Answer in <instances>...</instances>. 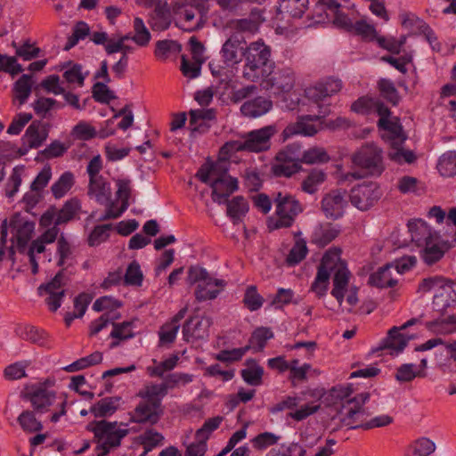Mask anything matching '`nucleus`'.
I'll use <instances>...</instances> for the list:
<instances>
[{
	"instance_id": "nucleus-58",
	"label": "nucleus",
	"mask_w": 456,
	"mask_h": 456,
	"mask_svg": "<svg viewBox=\"0 0 456 456\" xmlns=\"http://www.w3.org/2000/svg\"><path fill=\"white\" fill-rule=\"evenodd\" d=\"M250 349V346H245L242 347L232 348V349H224L221 350L219 353L216 354V359L222 362H234L240 361L243 356L247 354V352Z\"/></svg>"
},
{
	"instance_id": "nucleus-3",
	"label": "nucleus",
	"mask_w": 456,
	"mask_h": 456,
	"mask_svg": "<svg viewBox=\"0 0 456 456\" xmlns=\"http://www.w3.org/2000/svg\"><path fill=\"white\" fill-rule=\"evenodd\" d=\"M197 177L212 189V200L221 205L238 190V180L229 175L224 164L211 162L203 165L197 172Z\"/></svg>"
},
{
	"instance_id": "nucleus-49",
	"label": "nucleus",
	"mask_w": 456,
	"mask_h": 456,
	"mask_svg": "<svg viewBox=\"0 0 456 456\" xmlns=\"http://www.w3.org/2000/svg\"><path fill=\"white\" fill-rule=\"evenodd\" d=\"M307 253L308 248L306 246V241L304 239H299L296 240L290 248L286 257V263L289 266H295L306 257Z\"/></svg>"
},
{
	"instance_id": "nucleus-14",
	"label": "nucleus",
	"mask_w": 456,
	"mask_h": 456,
	"mask_svg": "<svg viewBox=\"0 0 456 456\" xmlns=\"http://www.w3.org/2000/svg\"><path fill=\"white\" fill-rule=\"evenodd\" d=\"M334 257L338 261V256L332 252H325L322 257L317 269V273L311 285V290L318 297H322L327 294L329 289V281L334 267Z\"/></svg>"
},
{
	"instance_id": "nucleus-13",
	"label": "nucleus",
	"mask_w": 456,
	"mask_h": 456,
	"mask_svg": "<svg viewBox=\"0 0 456 456\" xmlns=\"http://www.w3.org/2000/svg\"><path fill=\"white\" fill-rule=\"evenodd\" d=\"M117 187L116 197L121 201V205L119 208H117L116 202L110 199L108 208H106L104 214L100 217L101 221L118 218L129 207L131 181L129 179H118L117 181Z\"/></svg>"
},
{
	"instance_id": "nucleus-54",
	"label": "nucleus",
	"mask_w": 456,
	"mask_h": 456,
	"mask_svg": "<svg viewBox=\"0 0 456 456\" xmlns=\"http://www.w3.org/2000/svg\"><path fill=\"white\" fill-rule=\"evenodd\" d=\"M427 328L434 332L450 333L456 330V314H452L442 320H436L427 323Z\"/></svg>"
},
{
	"instance_id": "nucleus-2",
	"label": "nucleus",
	"mask_w": 456,
	"mask_h": 456,
	"mask_svg": "<svg viewBox=\"0 0 456 456\" xmlns=\"http://www.w3.org/2000/svg\"><path fill=\"white\" fill-rule=\"evenodd\" d=\"M271 56V47L263 39L251 42L242 52L244 58L242 77L248 81L258 82L270 76L275 68Z\"/></svg>"
},
{
	"instance_id": "nucleus-29",
	"label": "nucleus",
	"mask_w": 456,
	"mask_h": 456,
	"mask_svg": "<svg viewBox=\"0 0 456 456\" xmlns=\"http://www.w3.org/2000/svg\"><path fill=\"white\" fill-rule=\"evenodd\" d=\"M241 45L242 42L233 37H229L224 42L220 53L226 65L232 66L240 62L242 52L244 51Z\"/></svg>"
},
{
	"instance_id": "nucleus-30",
	"label": "nucleus",
	"mask_w": 456,
	"mask_h": 456,
	"mask_svg": "<svg viewBox=\"0 0 456 456\" xmlns=\"http://www.w3.org/2000/svg\"><path fill=\"white\" fill-rule=\"evenodd\" d=\"M321 4L328 6L330 14L333 16V23L336 27L348 32L353 31L354 23L352 20L346 13L341 12V4L337 0H322ZM318 8H322V5H319Z\"/></svg>"
},
{
	"instance_id": "nucleus-42",
	"label": "nucleus",
	"mask_w": 456,
	"mask_h": 456,
	"mask_svg": "<svg viewBox=\"0 0 456 456\" xmlns=\"http://www.w3.org/2000/svg\"><path fill=\"white\" fill-rule=\"evenodd\" d=\"M403 144H395L391 146L388 152V158L391 161L398 164H413L417 160L416 153L411 150L404 149Z\"/></svg>"
},
{
	"instance_id": "nucleus-40",
	"label": "nucleus",
	"mask_w": 456,
	"mask_h": 456,
	"mask_svg": "<svg viewBox=\"0 0 456 456\" xmlns=\"http://www.w3.org/2000/svg\"><path fill=\"white\" fill-rule=\"evenodd\" d=\"M32 86V76L28 74H23L13 84V94L20 105L24 104L31 94Z\"/></svg>"
},
{
	"instance_id": "nucleus-26",
	"label": "nucleus",
	"mask_w": 456,
	"mask_h": 456,
	"mask_svg": "<svg viewBox=\"0 0 456 456\" xmlns=\"http://www.w3.org/2000/svg\"><path fill=\"white\" fill-rule=\"evenodd\" d=\"M87 194L100 205L108 208L111 196L110 184L103 176L89 179Z\"/></svg>"
},
{
	"instance_id": "nucleus-60",
	"label": "nucleus",
	"mask_w": 456,
	"mask_h": 456,
	"mask_svg": "<svg viewBox=\"0 0 456 456\" xmlns=\"http://www.w3.org/2000/svg\"><path fill=\"white\" fill-rule=\"evenodd\" d=\"M112 229V224H105L96 225L88 236V244L91 247H95L106 241L110 237V231Z\"/></svg>"
},
{
	"instance_id": "nucleus-47",
	"label": "nucleus",
	"mask_w": 456,
	"mask_h": 456,
	"mask_svg": "<svg viewBox=\"0 0 456 456\" xmlns=\"http://www.w3.org/2000/svg\"><path fill=\"white\" fill-rule=\"evenodd\" d=\"M438 172L442 176L452 177L456 175V151L444 153L437 163Z\"/></svg>"
},
{
	"instance_id": "nucleus-41",
	"label": "nucleus",
	"mask_w": 456,
	"mask_h": 456,
	"mask_svg": "<svg viewBox=\"0 0 456 456\" xmlns=\"http://www.w3.org/2000/svg\"><path fill=\"white\" fill-rule=\"evenodd\" d=\"M274 337L273 331L269 327H257L254 330L249 338L250 348L252 347L256 352H261L266 346L268 340Z\"/></svg>"
},
{
	"instance_id": "nucleus-19",
	"label": "nucleus",
	"mask_w": 456,
	"mask_h": 456,
	"mask_svg": "<svg viewBox=\"0 0 456 456\" xmlns=\"http://www.w3.org/2000/svg\"><path fill=\"white\" fill-rule=\"evenodd\" d=\"M351 110L358 114L369 115L375 113L379 119H390V109L379 99L362 96L353 102Z\"/></svg>"
},
{
	"instance_id": "nucleus-35",
	"label": "nucleus",
	"mask_w": 456,
	"mask_h": 456,
	"mask_svg": "<svg viewBox=\"0 0 456 456\" xmlns=\"http://www.w3.org/2000/svg\"><path fill=\"white\" fill-rule=\"evenodd\" d=\"M81 208L78 199L71 198L68 200L62 208L55 215L53 223L55 225H61L72 220Z\"/></svg>"
},
{
	"instance_id": "nucleus-24",
	"label": "nucleus",
	"mask_w": 456,
	"mask_h": 456,
	"mask_svg": "<svg viewBox=\"0 0 456 456\" xmlns=\"http://www.w3.org/2000/svg\"><path fill=\"white\" fill-rule=\"evenodd\" d=\"M273 102L269 98L256 96L244 102L241 104L240 110L243 117L256 118L268 113L273 109Z\"/></svg>"
},
{
	"instance_id": "nucleus-27",
	"label": "nucleus",
	"mask_w": 456,
	"mask_h": 456,
	"mask_svg": "<svg viewBox=\"0 0 456 456\" xmlns=\"http://www.w3.org/2000/svg\"><path fill=\"white\" fill-rule=\"evenodd\" d=\"M10 227L12 233L11 242H16L20 249L25 248L34 232V223L29 221H11Z\"/></svg>"
},
{
	"instance_id": "nucleus-61",
	"label": "nucleus",
	"mask_w": 456,
	"mask_h": 456,
	"mask_svg": "<svg viewBox=\"0 0 456 456\" xmlns=\"http://www.w3.org/2000/svg\"><path fill=\"white\" fill-rule=\"evenodd\" d=\"M70 134L74 139L81 141H89L96 137L95 128L86 121H79Z\"/></svg>"
},
{
	"instance_id": "nucleus-53",
	"label": "nucleus",
	"mask_w": 456,
	"mask_h": 456,
	"mask_svg": "<svg viewBox=\"0 0 456 456\" xmlns=\"http://www.w3.org/2000/svg\"><path fill=\"white\" fill-rule=\"evenodd\" d=\"M18 422L25 432L33 433L43 429L41 421L36 418L33 411H22L18 417Z\"/></svg>"
},
{
	"instance_id": "nucleus-32",
	"label": "nucleus",
	"mask_w": 456,
	"mask_h": 456,
	"mask_svg": "<svg viewBox=\"0 0 456 456\" xmlns=\"http://www.w3.org/2000/svg\"><path fill=\"white\" fill-rule=\"evenodd\" d=\"M47 136V131L42 127L40 123L32 122L25 131L21 140L22 143L28 145V148L37 149L44 143Z\"/></svg>"
},
{
	"instance_id": "nucleus-63",
	"label": "nucleus",
	"mask_w": 456,
	"mask_h": 456,
	"mask_svg": "<svg viewBox=\"0 0 456 456\" xmlns=\"http://www.w3.org/2000/svg\"><path fill=\"white\" fill-rule=\"evenodd\" d=\"M168 390V385L166 382L151 383L147 385L143 391L140 392L142 399H159L164 397Z\"/></svg>"
},
{
	"instance_id": "nucleus-10",
	"label": "nucleus",
	"mask_w": 456,
	"mask_h": 456,
	"mask_svg": "<svg viewBox=\"0 0 456 456\" xmlns=\"http://www.w3.org/2000/svg\"><path fill=\"white\" fill-rule=\"evenodd\" d=\"M326 252H332L338 256V261L334 259V267L332 268L334 276L333 288L330 294L339 305H342L349 284L351 273L346 262L341 259V249L339 248H330Z\"/></svg>"
},
{
	"instance_id": "nucleus-28",
	"label": "nucleus",
	"mask_w": 456,
	"mask_h": 456,
	"mask_svg": "<svg viewBox=\"0 0 456 456\" xmlns=\"http://www.w3.org/2000/svg\"><path fill=\"white\" fill-rule=\"evenodd\" d=\"M290 147L286 151H280L276 156L277 163L273 167V172L276 176L290 177L299 171V165L297 162L290 161Z\"/></svg>"
},
{
	"instance_id": "nucleus-59",
	"label": "nucleus",
	"mask_w": 456,
	"mask_h": 456,
	"mask_svg": "<svg viewBox=\"0 0 456 456\" xmlns=\"http://www.w3.org/2000/svg\"><path fill=\"white\" fill-rule=\"evenodd\" d=\"M134 35L131 37L132 40L139 46H145L151 40V33L145 27L142 19L136 17L134 20Z\"/></svg>"
},
{
	"instance_id": "nucleus-48",
	"label": "nucleus",
	"mask_w": 456,
	"mask_h": 456,
	"mask_svg": "<svg viewBox=\"0 0 456 456\" xmlns=\"http://www.w3.org/2000/svg\"><path fill=\"white\" fill-rule=\"evenodd\" d=\"M281 436L272 432H262L253 437L250 442L252 447L256 451H265L269 447L278 444Z\"/></svg>"
},
{
	"instance_id": "nucleus-34",
	"label": "nucleus",
	"mask_w": 456,
	"mask_h": 456,
	"mask_svg": "<svg viewBox=\"0 0 456 456\" xmlns=\"http://www.w3.org/2000/svg\"><path fill=\"white\" fill-rule=\"evenodd\" d=\"M247 368L241 370L240 375L243 380L250 386H259L263 380L264 368L255 359L246 361Z\"/></svg>"
},
{
	"instance_id": "nucleus-1",
	"label": "nucleus",
	"mask_w": 456,
	"mask_h": 456,
	"mask_svg": "<svg viewBox=\"0 0 456 456\" xmlns=\"http://www.w3.org/2000/svg\"><path fill=\"white\" fill-rule=\"evenodd\" d=\"M408 229L411 240L420 248V258L428 265L440 261L452 247V239H444L422 219L410 221Z\"/></svg>"
},
{
	"instance_id": "nucleus-56",
	"label": "nucleus",
	"mask_w": 456,
	"mask_h": 456,
	"mask_svg": "<svg viewBox=\"0 0 456 456\" xmlns=\"http://www.w3.org/2000/svg\"><path fill=\"white\" fill-rule=\"evenodd\" d=\"M182 47L174 40H159L156 43L155 55L159 59L166 60L171 53H177Z\"/></svg>"
},
{
	"instance_id": "nucleus-16",
	"label": "nucleus",
	"mask_w": 456,
	"mask_h": 456,
	"mask_svg": "<svg viewBox=\"0 0 456 456\" xmlns=\"http://www.w3.org/2000/svg\"><path fill=\"white\" fill-rule=\"evenodd\" d=\"M365 403L366 401H346V404H342L343 408L347 409L342 422L350 429L362 428L365 430V424H368L371 414L365 406Z\"/></svg>"
},
{
	"instance_id": "nucleus-57",
	"label": "nucleus",
	"mask_w": 456,
	"mask_h": 456,
	"mask_svg": "<svg viewBox=\"0 0 456 456\" xmlns=\"http://www.w3.org/2000/svg\"><path fill=\"white\" fill-rule=\"evenodd\" d=\"M90 32L88 24L85 21H78L75 24L72 35L68 37L65 50L73 48L80 40H84Z\"/></svg>"
},
{
	"instance_id": "nucleus-51",
	"label": "nucleus",
	"mask_w": 456,
	"mask_h": 456,
	"mask_svg": "<svg viewBox=\"0 0 456 456\" xmlns=\"http://www.w3.org/2000/svg\"><path fill=\"white\" fill-rule=\"evenodd\" d=\"M102 361V354L96 351L91 354L82 357L64 368L68 372H75L100 363Z\"/></svg>"
},
{
	"instance_id": "nucleus-22",
	"label": "nucleus",
	"mask_w": 456,
	"mask_h": 456,
	"mask_svg": "<svg viewBox=\"0 0 456 456\" xmlns=\"http://www.w3.org/2000/svg\"><path fill=\"white\" fill-rule=\"evenodd\" d=\"M162 412L161 401H143L134 410L131 420L137 423L155 424Z\"/></svg>"
},
{
	"instance_id": "nucleus-4",
	"label": "nucleus",
	"mask_w": 456,
	"mask_h": 456,
	"mask_svg": "<svg viewBox=\"0 0 456 456\" xmlns=\"http://www.w3.org/2000/svg\"><path fill=\"white\" fill-rule=\"evenodd\" d=\"M127 425L120 423L118 427V422H110L106 420H100L95 423V426L90 428L89 430L94 435V442L97 444L95 451L97 456H106L113 448H117L121 444V440L129 433Z\"/></svg>"
},
{
	"instance_id": "nucleus-39",
	"label": "nucleus",
	"mask_w": 456,
	"mask_h": 456,
	"mask_svg": "<svg viewBox=\"0 0 456 456\" xmlns=\"http://www.w3.org/2000/svg\"><path fill=\"white\" fill-rule=\"evenodd\" d=\"M306 450L298 443H282L272 447L265 456H305Z\"/></svg>"
},
{
	"instance_id": "nucleus-64",
	"label": "nucleus",
	"mask_w": 456,
	"mask_h": 456,
	"mask_svg": "<svg viewBox=\"0 0 456 456\" xmlns=\"http://www.w3.org/2000/svg\"><path fill=\"white\" fill-rule=\"evenodd\" d=\"M21 337L40 346H45L47 342L46 333L32 325H26L22 328Z\"/></svg>"
},
{
	"instance_id": "nucleus-18",
	"label": "nucleus",
	"mask_w": 456,
	"mask_h": 456,
	"mask_svg": "<svg viewBox=\"0 0 456 456\" xmlns=\"http://www.w3.org/2000/svg\"><path fill=\"white\" fill-rule=\"evenodd\" d=\"M54 385L55 379L53 378L29 382L24 386L21 397L22 399H55Z\"/></svg>"
},
{
	"instance_id": "nucleus-23",
	"label": "nucleus",
	"mask_w": 456,
	"mask_h": 456,
	"mask_svg": "<svg viewBox=\"0 0 456 456\" xmlns=\"http://www.w3.org/2000/svg\"><path fill=\"white\" fill-rule=\"evenodd\" d=\"M346 205L345 193L340 191H332L322 200V208L325 216L334 220L343 216Z\"/></svg>"
},
{
	"instance_id": "nucleus-37",
	"label": "nucleus",
	"mask_w": 456,
	"mask_h": 456,
	"mask_svg": "<svg viewBox=\"0 0 456 456\" xmlns=\"http://www.w3.org/2000/svg\"><path fill=\"white\" fill-rule=\"evenodd\" d=\"M75 175L71 171L63 172L51 186L53 196L59 200L63 198L74 186Z\"/></svg>"
},
{
	"instance_id": "nucleus-12",
	"label": "nucleus",
	"mask_w": 456,
	"mask_h": 456,
	"mask_svg": "<svg viewBox=\"0 0 456 456\" xmlns=\"http://www.w3.org/2000/svg\"><path fill=\"white\" fill-rule=\"evenodd\" d=\"M263 87L274 94L289 93L295 85V73L289 67H284L274 71L270 76L260 79Z\"/></svg>"
},
{
	"instance_id": "nucleus-20",
	"label": "nucleus",
	"mask_w": 456,
	"mask_h": 456,
	"mask_svg": "<svg viewBox=\"0 0 456 456\" xmlns=\"http://www.w3.org/2000/svg\"><path fill=\"white\" fill-rule=\"evenodd\" d=\"M379 130L382 133L381 137L390 146L395 144H404L408 136L404 133L402 124L398 119H379Z\"/></svg>"
},
{
	"instance_id": "nucleus-55",
	"label": "nucleus",
	"mask_w": 456,
	"mask_h": 456,
	"mask_svg": "<svg viewBox=\"0 0 456 456\" xmlns=\"http://www.w3.org/2000/svg\"><path fill=\"white\" fill-rule=\"evenodd\" d=\"M64 104L57 102L53 98L41 97L33 103V108L37 115L45 118L46 114L53 109L61 110Z\"/></svg>"
},
{
	"instance_id": "nucleus-11",
	"label": "nucleus",
	"mask_w": 456,
	"mask_h": 456,
	"mask_svg": "<svg viewBox=\"0 0 456 456\" xmlns=\"http://www.w3.org/2000/svg\"><path fill=\"white\" fill-rule=\"evenodd\" d=\"M382 192L377 183L369 182L351 189L349 198L352 205L362 211L370 209L380 199Z\"/></svg>"
},
{
	"instance_id": "nucleus-62",
	"label": "nucleus",
	"mask_w": 456,
	"mask_h": 456,
	"mask_svg": "<svg viewBox=\"0 0 456 456\" xmlns=\"http://www.w3.org/2000/svg\"><path fill=\"white\" fill-rule=\"evenodd\" d=\"M143 275L137 261H132L126 271L124 281L129 286H141L142 283Z\"/></svg>"
},
{
	"instance_id": "nucleus-52",
	"label": "nucleus",
	"mask_w": 456,
	"mask_h": 456,
	"mask_svg": "<svg viewBox=\"0 0 456 456\" xmlns=\"http://www.w3.org/2000/svg\"><path fill=\"white\" fill-rule=\"evenodd\" d=\"M180 325H175L169 321L165 322L159 329V346H169L173 344L177 337Z\"/></svg>"
},
{
	"instance_id": "nucleus-43",
	"label": "nucleus",
	"mask_w": 456,
	"mask_h": 456,
	"mask_svg": "<svg viewBox=\"0 0 456 456\" xmlns=\"http://www.w3.org/2000/svg\"><path fill=\"white\" fill-rule=\"evenodd\" d=\"M396 281L392 278V273L388 265L380 267L377 272L370 274L369 283L377 288H393Z\"/></svg>"
},
{
	"instance_id": "nucleus-15",
	"label": "nucleus",
	"mask_w": 456,
	"mask_h": 456,
	"mask_svg": "<svg viewBox=\"0 0 456 456\" xmlns=\"http://www.w3.org/2000/svg\"><path fill=\"white\" fill-rule=\"evenodd\" d=\"M341 88L342 81L339 78L328 77L320 80L314 86L307 87L305 90V94L310 101L319 104L338 94Z\"/></svg>"
},
{
	"instance_id": "nucleus-36",
	"label": "nucleus",
	"mask_w": 456,
	"mask_h": 456,
	"mask_svg": "<svg viewBox=\"0 0 456 456\" xmlns=\"http://www.w3.org/2000/svg\"><path fill=\"white\" fill-rule=\"evenodd\" d=\"M287 408L290 410V411L288 413V417L293 419L296 421H302L308 418L309 416L313 415L314 413L317 412L320 409L319 404H314L313 401L309 403H305L299 408L297 407L296 401H282Z\"/></svg>"
},
{
	"instance_id": "nucleus-25",
	"label": "nucleus",
	"mask_w": 456,
	"mask_h": 456,
	"mask_svg": "<svg viewBox=\"0 0 456 456\" xmlns=\"http://www.w3.org/2000/svg\"><path fill=\"white\" fill-rule=\"evenodd\" d=\"M225 285L224 280L210 277L205 282L197 285L194 292L195 298L198 302L213 300L219 296Z\"/></svg>"
},
{
	"instance_id": "nucleus-21",
	"label": "nucleus",
	"mask_w": 456,
	"mask_h": 456,
	"mask_svg": "<svg viewBox=\"0 0 456 456\" xmlns=\"http://www.w3.org/2000/svg\"><path fill=\"white\" fill-rule=\"evenodd\" d=\"M208 321L199 315L190 317L183 326V338L186 342L204 339L208 335Z\"/></svg>"
},
{
	"instance_id": "nucleus-17",
	"label": "nucleus",
	"mask_w": 456,
	"mask_h": 456,
	"mask_svg": "<svg viewBox=\"0 0 456 456\" xmlns=\"http://www.w3.org/2000/svg\"><path fill=\"white\" fill-rule=\"evenodd\" d=\"M320 118V115H304L299 117L295 123L289 124L283 129L281 140L286 142L294 135L314 136L319 130L315 122L319 121Z\"/></svg>"
},
{
	"instance_id": "nucleus-6",
	"label": "nucleus",
	"mask_w": 456,
	"mask_h": 456,
	"mask_svg": "<svg viewBox=\"0 0 456 456\" xmlns=\"http://www.w3.org/2000/svg\"><path fill=\"white\" fill-rule=\"evenodd\" d=\"M276 125L265 126L254 129L243 135L242 141L230 142L233 149L239 151L264 152L271 149L272 138L277 134Z\"/></svg>"
},
{
	"instance_id": "nucleus-5",
	"label": "nucleus",
	"mask_w": 456,
	"mask_h": 456,
	"mask_svg": "<svg viewBox=\"0 0 456 456\" xmlns=\"http://www.w3.org/2000/svg\"><path fill=\"white\" fill-rule=\"evenodd\" d=\"M419 290L424 293L436 290L433 305L437 311L448 314L451 307L456 309V293L451 281L444 277L435 275L423 279Z\"/></svg>"
},
{
	"instance_id": "nucleus-9",
	"label": "nucleus",
	"mask_w": 456,
	"mask_h": 456,
	"mask_svg": "<svg viewBox=\"0 0 456 456\" xmlns=\"http://www.w3.org/2000/svg\"><path fill=\"white\" fill-rule=\"evenodd\" d=\"M65 286V275L60 271L50 281L37 288L38 295L45 297L49 311L54 313L61 307L66 295Z\"/></svg>"
},
{
	"instance_id": "nucleus-8",
	"label": "nucleus",
	"mask_w": 456,
	"mask_h": 456,
	"mask_svg": "<svg viewBox=\"0 0 456 456\" xmlns=\"http://www.w3.org/2000/svg\"><path fill=\"white\" fill-rule=\"evenodd\" d=\"M274 202L276 205L275 214L278 218L273 228L290 227L296 216L302 212L299 201L289 194L279 192L274 199Z\"/></svg>"
},
{
	"instance_id": "nucleus-33",
	"label": "nucleus",
	"mask_w": 456,
	"mask_h": 456,
	"mask_svg": "<svg viewBox=\"0 0 456 456\" xmlns=\"http://www.w3.org/2000/svg\"><path fill=\"white\" fill-rule=\"evenodd\" d=\"M227 216L233 224H239L248 212L249 207L246 199L242 196H235L231 200L227 199Z\"/></svg>"
},
{
	"instance_id": "nucleus-31",
	"label": "nucleus",
	"mask_w": 456,
	"mask_h": 456,
	"mask_svg": "<svg viewBox=\"0 0 456 456\" xmlns=\"http://www.w3.org/2000/svg\"><path fill=\"white\" fill-rule=\"evenodd\" d=\"M112 330L109 335L110 338H112V341L110 343V348L114 349L118 347L122 341H126L134 338V332L133 331V322H111Z\"/></svg>"
},
{
	"instance_id": "nucleus-50",
	"label": "nucleus",
	"mask_w": 456,
	"mask_h": 456,
	"mask_svg": "<svg viewBox=\"0 0 456 456\" xmlns=\"http://www.w3.org/2000/svg\"><path fill=\"white\" fill-rule=\"evenodd\" d=\"M300 160L305 164H324L329 162L330 156L325 149L315 146L304 151Z\"/></svg>"
},
{
	"instance_id": "nucleus-44",
	"label": "nucleus",
	"mask_w": 456,
	"mask_h": 456,
	"mask_svg": "<svg viewBox=\"0 0 456 456\" xmlns=\"http://www.w3.org/2000/svg\"><path fill=\"white\" fill-rule=\"evenodd\" d=\"M242 303L250 312H256L262 308L265 298L258 293L256 285H248L244 292Z\"/></svg>"
},
{
	"instance_id": "nucleus-7",
	"label": "nucleus",
	"mask_w": 456,
	"mask_h": 456,
	"mask_svg": "<svg viewBox=\"0 0 456 456\" xmlns=\"http://www.w3.org/2000/svg\"><path fill=\"white\" fill-rule=\"evenodd\" d=\"M352 162L364 170V174L360 172H349L345 175V179H360L365 175L380 174L382 172V156L381 151L372 145L362 146L352 156Z\"/></svg>"
},
{
	"instance_id": "nucleus-46",
	"label": "nucleus",
	"mask_w": 456,
	"mask_h": 456,
	"mask_svg": "<svg viewBox=\"0 0 456 456\" xmlns=\"http://www.w3.org/2000/svg\"><path fill=\"white\" fill-rule=\"evenodd\" d=\"M326 179V174L322 170L314 169L311 171L301 183V189L304 192L314 194Z\"/></svg>"
},
{
	"instance_id": "nucleus-45",
	"label": "nucleus",
	"mask_w": 456,
	"mask_h": 456,
	"mask_svg": "<svg viewBox=\"0 0 456 456\" xmlns=\"http://www.w3.org/2000/svg\"><path fill=\"white\" fill-rule=\"evenodd\" d=\"M309 0H279V9L293 18H301L307 9Z\"/></svg>"
},
{
	"instance_id": "nucleus-38",
	"label": "nucleus",
	"mask_w": 456,
	"mask_h": 456,
	"mask_svg": "<svg viewBox=\"0 0 456 456\" xmlns=\"http://www.w3.org/2000/svg\"><path fill=\"white\" fill-rule=\"evenodd\" d=\"M401 330L398 327H393L388 331L384 347L392 349L396 354L403 352L411 337L404 335Z\"/></svg>"
}]
</instances>
